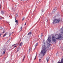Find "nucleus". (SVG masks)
I'll use <instances>...</instances> for the list:
<instances>
[{
	"mask_svg": "<svg viewBox=\"0 0 63 63\" xmlns=\"http://www.w3.org/2000/svg\"><path fill=\"white\" fill-rule=\"evenodd\" d=\"M43 46H42V50L41 52V54H43V56L46 53V52L47 49L46 46H45V41H44L43 42Z\"/></svg>",
	"mask_w": 63,
	"mask_h": 63,
	"instance_id": "nucleus-1",
	"label": "nucleus"
},
{
	"mask_svg": "<svg viewBox=\"0 0 63 63\" xmlns=\"http://www.w3.org/2000/svg\"><path fill=\"white\" fill-rule=\"evenodd\" d=\"M60 21H61V19H56L53 20V23L54 24H55V23H59L60 22Z\"/></svg>",
	"mask_w": 63,
	"mask_h": 63,
	"instance_id": "nucleus-2",
	"label": "nucleus"
},
{
	"mask_svg": "<svg viewBox=\"0 0 63 63\" xmlns=\"http://www.w3.org/2000/svg\"><path fill=\"white\" fill-rule=\"evenodd\" d=\"M48 42H49V43H48L47 44L48 46H50L51 45V44H50L51 42V36H49L48 39H47Z\"/></svg>",
	"mask_w": 63,
	"mask_h": 63,
	"instance_id": "nucleus-3",
	"label": "nucleus"
},
{
	"mask_svg": "<svg viewBox=\"0 0 63 63\" xmlns=\"http://www.w3.org/2000/svg\"><path fill=\"white\" fill-rule=\"evenodd\" d=\"M60 40H61L63 38V35L61 34H58Z\"/></svg>",
	"mask_w": 63,
	"mask_h": 63,
	"instance_id": "nucleus-4",
	"label": "nucleus"
},
{
	"mask_svg": "<svg viewBox=\"0 0 63 63\" xmlns=\"http://www.w3.org/2000/svg\"><path fill=\"white\" fill-rule=\"evenodd\" d=\"M52 41H53V42H56V39H55V37H54V36H53L52 37Z\"/></svg>",
	"mask_w": 63,
	"mask_h": 63,
	"instance_id": "nucleus-5",
	"label": "nucleus"
},
{
	"mask_svg": "<svg viewBox=\"0 0 63 63\" xmlns=\"http://www.w3.org/2000/svg\"><path fill=\"white\" fill-rule=\"evenodd\" d=\"M56 10H57L56 8L55 7L54 8L53 11L52 13V14H54V12H55L56 11Z\"/></svg>",
	"mask_w": 63,
	"mask_h": 63,
	"instance_id": "nucleus-6",
	"label": "nucleus"
},
{
	"mask_svg": "<svg viewBox=\"0 0 63 63\" xmlns=\"http://www.w3.org/2000/svg\"><path fill=\"white\" fill-rule=\"evenodd\" d=\"M55 38L58 40V39L59 40V38L58 34L56 35L55 36Z\"/></svg>",
	"mask_w": 63,
	"mask_h": 63,
	"instance_id": "nucleus-7",
	"label": "nucleus"
},
{
	"mask_svg": "<svg viewBox=\"0 0 63 63\" xmlns=\"http://www.w3.org/2000/svg\"><path fill=\"white\" fill-rule=\"evenodd\" d=\"M60 30L61 31V34H63V28H62Z\"/></svg>",
	"mask_w": 63,
	"mask_h": 63,
	"instance_id": "nucleus-8",
	"label": "nucleus"
},
{
	"mask_svg": "<svg viewBox=\"0 0 63 63\" xmlns=\"http://www.w3.org/2000/svg\"><path fill=\"white\" fill-rule=\"evenodd\" d=\"M15 22H16V23L17 24V25H18V21L17 20H16V18H15Z\"/></svg>",
	"mask_w": 63,
	"mask_h": 63,
	"instance_id": "nucleus-9",
	"label": "nucleus"
},
{
	"mask_svg": "<svg viewBox=\"0 0 63 63\" xmlns=\"http://www.w3.org/2000/svg\"><path fill=\"white\" fill-rule=\"evenodd\" d=\"M5 52H6V49H3V54H5Z\"/></svg>",
	"mask_w": 63,
	"mask_h": 63,
	"instance_id": "nucleus-10",
	"label": "nucleus"
},
{
	"mask_svg": "<svg viewBox=\"0 0 63 63\" xmlns=\"http://www.w3.org/2000/svg\"><path fill=\"white\" fill-rule=\"evenodd\" d=\"M7 35V32H6L4 34L3 36L2 37L3 38H4V37H5V36H6V35Z\"/></svg>",
	"mask_w": 63,
	"mask_h": 63,
	"instance_id": "nucleus-11",
	"label": "nucleus"
},
{
	"mask_svg": "<svg viewBox=\"0 0 63 63\" xmlns=\"http://www.w3.org/2000/svg\"><path fill=\"white\" fill-rule=\"evenodd\" d=\"M23 44V43L22 42H21L20 43L19 46H21V47H22V46Z\"/></svg>",
	"mask_w": 63,
	"mask_h": 63,
	"instance_id": "nucleus-12",
	"label": "nucleus"
},
{
	"mask_svg": "<svg viewBox=\"0 0 63 63\" xmlns=\"http://www.w3.org/2000/svg\"><path fill=\"white\" fill-rule=\"evenodd\" d=\"M46 60L47 61V62H48V61H49V58H48V57H47L46 58Z\"/></svg>",
	"mask_w": 63,
	"mask_h": 63,
	"instance_id": "nucleus-13",
	"label": "nucleus"
},
{
	"mask_svg": "<svg viewBox=\"0 0 63 63\" xmlns=\"http://www.w3.org/2000/svg\"><path fill=\"white\" fill-rule=\"evenodd\" d=\"M31 34H32V32H30L29 33H28V35H31Z\"/></svg>",
	"mask_w": 63,
	"mask_h": 63,
	"instance_id": "nucleus-14",
	"label": "nucleus"
},
{
	"mask_svg": "<svg viewBox=\"0 0 63 63\" xmlns=\"http://www.w3.org/2000/svg\"><path fill=\"white\" fill-rule=\"evenodd\" d=\"M2 18H4V17L2 16H0V19H2Z\"/></svg>",
	"mask_w": 63,
	"mask_h": 63,
	"instance_id": "nucleus-15",
	"label": "nucleus"
},
{
	"mask_svg": "<svg viewBox=\"0 0 63 63\" xmlns=\"http://www.w3.org/2000/svg\"><path fill=\"white\" fill-rule=\"evenodd\" d=\"M56 56L58 57V53L57 52L56 54Z\"/></svg>",
	"mask_w": 63,
	"mask_h": 63,
	"instance_id": "nucleus-16",
	"label": "nucleus"
},
{
	"mask_svg": "<svg viewBox=\"0 0 63 63\" xmlns=\"http://www.w3.org/2000/svg\"><path fill=\"white\" fill-rule=\"evenodd\" d=\"M19 48L18 47L17 48V51H19Z\"/></svg>",
	"mask_w": 63,
	"mask_h": 63,
	"instance_id": "nucleus-17",
	"label": "nucleus"
},
{
	"mask_svg": "<svg viewBox=\"0 0 63 63\" xmlns=\"http://www.w3.org/2000/svg\"><path fill=\"white\" fill-rule=\"evenodd\" d=\"M5 29L4 30L3 32V33H4L5 32Z\"/></svg>",
	"mask_w": 63,
	"mask_h": 63,
	"instance_id": "nucleus-18",
	"label": "nucleus"
},
{
	"mask_svg": "<svg viewBox=\"0 0 63 63\" xmlns=\"http://www.w3.org/2000/svg\"><path fill=\"white\" fill-rule=\"evenodd\" d=\"M37 45H38V44L36 43V44L35 45V48H36V47H37Z\"/></svg>",
	"mask_w": 63,
	"mask_h": 63,
	"instance_id": "nucleus-19",
	"label": "nucleus"
},
{
	"mask_svg": "<svg viewBox=\"0 0 63 63\" xmlns=\"http://www.w3.org/2000/svg\"><path fill=\"white\" fill-rule=\"evenodd\" d=\"M1 14H2V15H3V14H4V11H1Z\"/></svg>",
	"mask_w": 63,
	"mask_h": 63,
	"instance_id": "nucleus-20",
	"label": "nucleus"
},
{
	"mask_svg": "<svg viewBox=\"0 0 63 63\" xmlns=\"http://www.w3.org/2000/svg\"><path fill=\"white\" fill-rule=\"evenodd\" d=\"M30 50H31V47H30L29 48V51H30Z\"/></svg>",
	"mask_w": 63,
	"mask_h": 63,
	"instance_id": "nucleus-21",
	"label": "nucleus"
},
{
	"mask_svg": "<svg viewBox=\"0 0 63 63\" xmlns=\"http://www.w3.org/2000/svg\"><path fill=\"white\" fill-rule=\"evenodd\" d=\"M11 35H12V33H9V36H10Z\"/></svg>",
	"mask_w": 63,
	"mask_h": 63,
	"instance_id": "nucleus-22",
	"label": "nucleus"
},
{
	"mask_svg": "<svg viewBox=\"0 0 63 63\" xmlns=\"http://www.w3.org/2000/svg\"><path fill=\"white\" fill-rule=\"evenodd\" d=\"M24 58H25V56H24V57L23 58V61H24Z\"/></svg>",
	"mask_w": 63,
	"mask_h": 63,
	"instance_id": "nucleus-23",
	"label": "nucleus"
},
{
	"mask_svg": "<svg viewBox=\"0 0 63 63\" xmlns=\"http://www.w3.org/2000/svg\"><path fill=\"white\" fill-rule=\"evenodd\" d=\"M61 49H62V50H63V46H62L61 47Z\"/></svg>",
	"mask_w": 63,
	"mask_h": 63,
	"instance_id": "nucleus-24",
	"label": "nucleus"
},
{
	"mask_svg": "<svg viewBox=\"0 0 63 63\" xmlns=\"http://www.w3.org/2000/svg\"><path fill=\"white\" fill-rule=\"evenodd\" d=\"M41 11H42V13H43V12H44V9H42Z\"/></svg>",
	"mask_w": 63,
	"mask_h": 63,
	"instance_id": "nucleus-25",
	"label": "nucleus"
},
{
	"mask_svg": "<svg viewBox=\"0 0 63 63\" xmlns=\"http://www.w3.org/2000/svg\"><path fill=\"white\" fill-rule=\"evenodd\" d=\"M39 62H41V59H39Z\"/></svg>",
	"mask_w": 63,
	"mask_h": 63,
	"instance_id": "nucleus-26",
	"label": "nucleus"
},
{
	"mask_svg": "<svg viewBox=\"0 0 63 63\" xmlns=\"http://www.w3.org/2000/svg\"><path fill=\"white\" fill-rule=\"evenodd\" d=\"M16 45V44H14V45H12V47H13V46H15Z\"/></svg>",
	"mask_w": 63,
	"mask_h": 63,
	"instance_id": "nucleus-27",
	"label": "nucleus"
},
{
	"mask_svg": "<svg viewBox=\"0 0 63 63\" xmlns=\"http://www.w3.org/2000/svg\"><path fill=\"white\" fill-rule=\"evenodd\" d=\"M41 37H42V36H43V33H42L41 34Z\"/></svg>",
	"mask_w": 63,
	"mask_h": 63,
	"instance_id": "nucleus-28",
	"label": "nucleus"
},
{
	"mask_svg": "<svg viewBox=\"0 0 63 63\" xmlns=\"http://www.w3.org/2000/svg\"><path fill=\"white\" fill-rule=\"evenodd\" d=\"M24 18H22V21H23V20H24Z\"/></svg>",
	"mask_w": 63,
	"mask_h": 63,
	"instance_id": "nucleus-29",
	"label": "nucleus"
},
{
	"mask_svg": "<svg viewBox=\"0 0 63 63\" xmlns=\"http://www.w3.org/2000/svg\"><path fill=\"white\" fill-rule=\"evenodd\" d=\"M22 27H21V31H21V30H22Z\"/></svg>",
	"mask_w": 63,
	"mask_h": 63,
	"instance_id": "nucleus-30",
	"label": "nucleus"
},
{
	"mask_svg": "<svg viewBox=\"0 0 63 63\" xmlns=\"http://www.w3.org/2000/svg\"><path fill=\"white\" fill-rule=\"evenodd\" d=\"M36 56H35V58H34V60H35L36 59Z\"/></svg>",
	"mask_w": 63,
	"mask_h": 63,
	"instance_id": "nucleus-31",
	"label": "nucleus"
},
{
	"mask_svg": "<svg viewBox=\"0 0 63 63\" xmlns=\"http://www.w3.org/2000/svg\"><path fill=\"white\" fill-rule=\"evenodd\" d=\"M25 25H26V22L25 23Z\"/></svg>",
	"mask_w": 63,
	"mask_h": 63,
	"instance_id": "nucleus-32",
	"label": "nucleus"
},
{
	"mask_svg": "<svg viewBox=\"0 0 63 63\" xmlns=\"http://www.w3.org/2000/svg\"><path fill=\"white\" fill-rule=\"evenodd\" d=\"M16 46H15L14 47H16Z\"/></svg>",
	"mask_w": 63,
	"mask_h": 63,
	"instance_id": "nucleus-33",
	"label": "nucleus"
},
{
	"mask_svg": "<svg viewBox=\"0 0 63 63\" xmlns=\"http://www.w3.org/2000/svg\"><path fill=\"white\" fill-rule=\"evenodd\" d=\"M1 5H0V9H1Z\"/></svg>",
	"mask_w": 63,
	"mask_h": 63,
	"instance_id": "nucleus-34",
	"label": "nucleus"
},
{
	"mask_svg": "<svg viewBox=\"0 0 63 63\" xmlns=\"http://www.w3.org/2000/svg\"><path fill=\"white\" fill-rule=\"evenodd\" d=\"M36 56H37V54H36Z\"/></svg>",
	"mask_w": 63,
	"mask_h": 63,
	"instance_id": "nucleus-35",
	"label": "nucleus"
},
{
	"mask_svg": "<svg viewBox=\"0 0 63 63\" xmlns=\"http://www.w3.org/2000/svg\"><path fill=\"white\" fill-rule=\"evenodd\" d=\"M9 17H10V16H9Z\"/></svg>",
	"mask_w": 63,
	"mask_h": 63,
	"instance_id": "nucleus-36",
	"label": "nucleus"
},
{
	"mask_svg": "<svg viewBox=\"0 0 63 63\" xmlns=\"http://www.w3.org/2000/svg\"><path fill=\"white\" fill-rule=\"evenodd\" d=\"M47 21H48V20H47Z\"/></svg>",
	"mask_w": 63,
	"mask_h": 63,
	"instance_id": "nucleus-37",
	"label": "nucleus"
},
{
	"mask_svg": "<svg viewBox=\"0 0 63 63\" xmlns=\"http://www.w3.org/2000/svg\"><path fill=\"white\" fill-rule=\"evenodd\" d=\"M0 36H1V35H0Z\"/></svg>",
	"mask_w": 63,
	"mask_h": 63,
	"instance_id": "nucleus-38",
	"label": "nucleus"
},
{
	"mask_svg": "<svg viewBox=\"0 0 63 63\" xmlns=\"http://www.w3.org/2000/svg\"><path fill=\"white\" fill-rule=\"evenodd\" d=\"M6 15H7V14H6Z\"/></svg>",
	"mask_w": 63,
	"mask_h": 63,
	"instance_id": "nucleus-39",
	"label": "nucleus"
}]
</instances>
